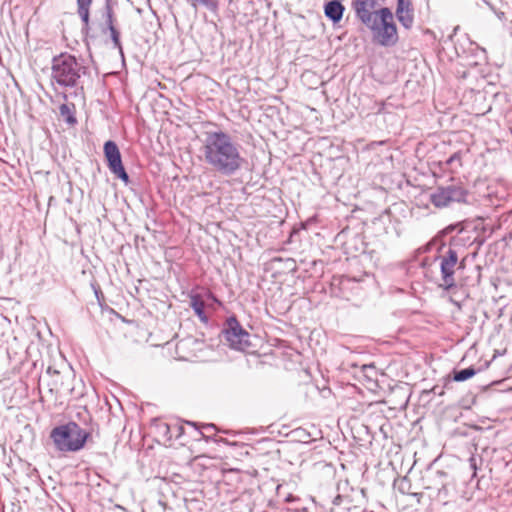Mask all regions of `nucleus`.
Here are the masks:
<instances>
[{"mask_svg": "<svg viewBox=\"0 0 512 512\" xmlns=\"http://www.w3.org/2000/svg\"><path fill=\"white\" fill-rule=\"evenodd\" d=\"M222 334L230 348L246 351L250 346V334L246 331L235 316L226 319Z\"/></svg>", "mask_w": 512, "mask_h": 512, "instance_id": "nucleus-6", "label": "nucleus"}, {"mask_svg": "<svg viewBox=\"0 0 512 512\" xmlns=\"http://www.w3.org/2000/svg\"><path fill=\"white\" fill-rule=\"evenodd\" d=\"M87 69L81 59L69 53H61L52 59L51 84L62 89L82 87L81 79Z\"/></svg>", "mask_w": 512, "mask_h": 512, "instance_id": "nucleus-2", "label": "nucleus"}, {"mask_svg": "<svg viewBox=\"0 0 512 512\" xmlns=\"http://www.w3.org/2000/svg\"><path fill=\"white\" fill-rule=\"evenodd\" d=\"M395 16L405 29H410L414 24V9L395 11Z\"/></svg>", "mask_w": 512, "mask_h": 512, "instance_id": "nucleus-14", "label": "nucleus"}, {"mask_svg": "<svg viewBox=\"0 0 512 512\" xmlns=\"http://www.w3.org/2000/svg\"><path fill=\"white\" fill-rule=\"evenodd\" d=\"M464 42L468 44V48H465L463 43H459L455 45L456 54L459 57L465 56L468 58V53L471 54L472 57L479 59L484 58L485 50L481 47H479L476 43L470 41V39L465 36ZM469 65H476L478 64V60L468 62Z\"/></svg>", "mask_w": 512, "mask_h": 512, "instance_id": "nucleus-11", "label": "nucleus"}, {"mask_svg": "<svg viewBox=\"0 0 512 512\" xmlns=\"http://www.w3.org/2000/svg\"><path fill=\"white\" fill-rule=\"evenodd\" d=\"M183 433L184 427L177 422L169 423L162 419H154L150 425V434L154 440L165 446L180 438Z\"/></svg>", "mask_w": 512, "mask_h": 512, "instance_id": "nucleus-7", "label": "nucleus"}, {"mask_svg": "<svg viewBox=\"0 0 512 512\" xmlns=\"http://www.w3.org/2000/svg\"><path fill=\"white\" fill-rule=\"evenodd\" d=\"M468 196V190L460 182H452L445 186H439L430 194L431 203L437 208H443L451 203H464Z\"/></svg>", "mask_w": 512, "mask_h": 512, "instance_id": "nucleus-5", "label": "nucleus"}, {"mask_svg": "<svg viewBox=\"0 0 512 512\" xmlns=\"http://www.w3.org/2000/svg\"><path fill=\"white\" fill-rule=\"evenodd\" d=\"M59 112L61 117L65 120L69 125H74L77 123L76 117L74 116V111L67 104H62L59 107Z\"/></svg>", "mask_w": 512, "mask_h": 512, "instance_id": "nucleus-19", "label": "nucleus"}, {"mask_svg": "<svg viewBox=\"0 0 512 512\" xmlns=\"http://www.w3.org/2000/svg\"><path fill=\"white\" fill-rule=\"evenodd\" d=\"M193 7H197L198 5H202L206 7L211 12H216L218 9V1L217 0H188Z\"/></svg>", "mask_w": 512, "mask_h": 512, "instance_id": "nucleus-21", "label": "nucleus"}, {"mask_svg": "<svg viewBox=\"0 0 512 512\" xmlns=\"http://www.w3.org/2000/svg\"><path fill=\"white\" fill-rule=\"evenodd\" d=\"M356 18L366 27L377 20L381 13L378 0H354L352 3Z\"/></svg>", "mask_w": 512, "mask_h": 512, "instance_id": "nucleus-9", "label": "nucleus"}, {"mask_svg": "<svg viewBox=\"0 0 512 512\" xmlns=\"http://www.w3.org/2000/svg\"><path fill=\"white\" fill-rule=\"evenodd\" d=\"M446 230H447V231H452V230H453V227H452V226H448V227L446 228Z\"/></svg>", "mask_w": 512, "mask_h": 512, "instance_id": "nucleus-31", "label": "nucleus"}, {"mask_svg": "<svg viewBox=\"0 0 512 512\" xmlns=\"http://www.w3.org/2000/svg\"><path fill=\"white\" fill-rule=\"evenodd\" d=\"M186 424L192 426L195 430L198 431V433L202 437H205V438H211L216 431V427L214 424H202L201 429H199L197 424L194 422L187 421Z\"/></svg>", "mask_w": 512, "mask_h": 512, "instance_id": "nucleus-17", "label": "nucleus"}, {"mask_svg": "<svg viewBox=\"0 0 512 512\" xmlns=\"http://www.w3.org/2000/svg\"><path fill=\"white\" fill-rule=\"evenodd\" d=\"M104 155L110 171L128 183V173L125 171L119 148L114 141L109 140L104 144Z\"/></svg>", "mask_w": 512, "mask_h": 512, "instance_id": "nucleus-10", "label": "nucleus"}, {"mask_svg": "<svg viewBox=\"0 0 512 512\" xmlns=\"http://www.w3.org/2000/svg\"><path fill=\"white\" fill-rule=\"evenodd\" d=\"M342 501H343V496H341L340 494H337L333 498L332 503H333V505L338 506V505H340L342 503Z\"/></svg>", "mask_w": 512, "mask_h": 512, "instance_id": "nucleus-26", "label": "nucleus"}, {"mask_svg": "<svg viewBox=\"0 0 512 512\" xmlns=\"http://www.w3.org/2000/svg\"><path fill=\"white\" fill-rule=\"evenodd\" d=\"M291 499H292V496L290 495V496H288V497L286 498V501H287V502H289V501H291Z\"/></svg>", "mask_w": 512, "mask_h": 512, "instance_id": "nucleus-32", "label": "nucleus"}, {"mask_svg": "<svg viewBox=\"0 0 512 512\" xmlns=\"http://www.w3.org/2000/svg\"><path fill=\"white\" fill-rule=\"evenodd\" d=\"M109 28H110L112 39H113L115 45L118 46L119 45V34H118L117 30L111 24H110Z\"/></svg>", "mask_w": 512, "mask_h": 512, "instance_id": "nucleus-24", "label": "nucleus"}, {"mask_svg": "<svg viewBox=\"0 0 512 512\" xmlns=\"http://www.w3.org/2000/svg\"><path fill=\"white\" fill-rule=\"evenodd\" d=\"M92 0H77L78 14L84 23V26H88L89 23V7Z\"/></svg>", "mask_w": 512, "mask_h": 512, "instance_id": "nucleus-16", "label": "nucleus"}, {"mask_svg": "<svg viewBox=\"0 0 512 512\" xmlns=\"http://www.w3.org/2000/svg\"><path fill=\"white\" fill-rule=\"evenodd\" d=\"M200 151L204 162L222 176H233L246 160L243 147L229 132L217 129L203 132Z\"/></svg>", "mask_w": 512, "mask_h": 512, "instance_id": "nucleus-1", "label": "nucleus"}, {"mask_svg": "<svg viewBox=\"0 0 512 512\" xmlns=\"http://www.w3.org/2000/svg\"><path fill=\"white\" fill-rule=\"evenodd\" d=\"M410 487V482L408 481L407 478H402L400 480V483H399V486H398V489L401 493L405 494V493H408V488Z\"/></svg>", "mask_w": 512, "mask_h": 512, "instance_id": "nucleus-23", "label": "nucleus"}, {"mask_svg": "<svg viewBox=\"0 0 512 512\" xmlns=\"http://www.w3.org/2000/svg\"><path fill=\"white\" fill-rule=\"evenodd\" d=\"M465 268V259L458 261V264L456 266V269H464Z\"/></svg>", "mask_w": 512, "mask_h": 512, "instance_id": "nucleus-28", "label": "nucleus"}, {"mask_svg": "<svg viewBox=\"0 0 512 512\" xmlns=\"http://www.w3.org/2000/svg\"><path fill=\"white\" fill-rule=\"evenodd\" d=\"M344 11L345 7L339 0H331L324 5V14L333 24L342 20Z\"/></svg>", "mask_w": 512, "mask_h": 512, "instance_id": "nucleus-12", "label": "nucleus"}, {"mask_svg": "<svg viewBox=\"0 0 512 512\" xmlns=\"http://www.w3.org/2000/svg\"><path fill=\"white\" fill-rule=\"evenodd\" d=\"M410 9H413V5L410 0H397L396 11L410 10Z\"/></svg>", "mask_w": 512, "mask_h": 512, "instance_id": "nucleus-22", "label": "nucleus"}, {"mask_svg": "<svg viewBox=\"0 0 512 512\" xmlns=\"http://www.w3.org/2000/svg\"><path fill=\"white\" fill-rule=\"evenodd\" d=\"M47 372H48V373H53L52 368H51V367H48Z\"/></svg>", "mask_w": 512, "mask_h": 512, "instance_id": "nucleus-30", "label": "nucleus"}, {"mask_svg": "<svg viewBox=\"0 0 512 512\" xmlns=\"http://www.w3.org/2000/svg\"><path fill=\"white\" fill-rule=\"evenodd\" d=\"M89 436V432L73 421L56 426L50 432L56 450L63 453L80 451Z\"/></svg>", "mask_w": 512, "mask_h": 512, "instance_id": "nucleus-3", "label": "nucleus"}, {"mask_svg": "<svg viewBox=\"0 0 512 512\" xmlns=\"http://www.w3.org/2000/svg\"><path fill=\"white\" fill-rule=\"evenodd\" d=\"M480 370L475 369L474 367H468L462 370H453V380L455 382H463L470 378H472L474 375L477 374Z\"/></svg>", "mask_w": 512, "mask_h": 512, "instance_id": "nucleus-15", "label": "nucleus"}, {"mask_svg": "<svg viewBox=\"0 0 512 512\" xmlns=\"http://www.w3.org/2000/svg\"><path fill=\"white\" fill-rule=\"evenodd\" d=\"M438 259L440 260L442 279V283L439 284V287L449 291L456 286L454 274L458 264V254L454 249L449 248L442 257H435V261Z\"/></svg>", "mask_w": 512, "mask_h": 512, "instance_id": "nucleus-8", "label": "nucleus"}, {"mask_svg": "<svg viewBox=\"0 0 512 512\" xmlns=\"http://www.w3.org/2000/svg\"><path fill=\"white\" fill-rule=\"evenodd\" d=\"M463 152L457 151L453 153L445 162L446 166L452 171L462 166Z\"/></svg>", "mask_w": 512, "mask_h": 512, "instance_id": "nucleus-20", "label": "nucleus"}, {"mask_svg": "<svg viewBox=\"0 0 512 512\" xmlns=\"http://www.w3.org/2000/svg\"><path fill=\"white\" fill-rule=\"evenodd\" d=\"M427 264H428V258L423 259L422 262H421V266L423 268H425Z\"/></svg>", "mask_w": 512, "mask_h": 512, "instance_id": "nucleus-29", "label": "nucleus"}, {"mask_svg": "<svg viewBox=\"0 0 512 512\" xmlns=\"http://www.w3.org/2000/svg\"><path fill=\"white\" fill-rule=\"evenodd\" d=\"M381 15L366 28L371 32L372 42L381 47H393L399 41L398 29L390 8L382 7Z\"/></svg>", "mask_w": 512, "mask_h": 512, "instance_id": "nucleus-4", "label": "nucleus"}, {"mask_svg": "<svg viewBox=\"0 0 512 512\" xmlns=\"http://www.w3.org/2000/svg\"><path fill=\"white\" fill-rule=\"evenodd\" d=\"M434 394H438L442 396L444 394V388H440L439 386H434L431 390Z\"/></svg>", "mask_w": 512, "mask_h": 512, "instance_id": "nucleus-27", "label": "nucleus"}, {"mask_svg": "<svg viewBox=\"0 0 512 512\" xmlns=\"http://www.w3.org/2000/svg\"><path fill=\"white\" fill-rule=\"evenodd\" d=\"M469 465L473 470V476H475L477 471V458L474 455L469 458Z\"/></svg>", "mask_w": 512, "mask_h": 512, "instance_id": "nucleus-25", "label": "nucleus"}, {"mask_svg": "<svg viewBox=\"0 0 512 512\" xmlns=\"http://www.w3.org/2000/svg\"><path fill=\"white\" fill-rule=\"evenodd\" d=\"M201 345H202V342L199 341L198 339H196L194 337H187V338L181 339L177 343L176 350L178 353H180V352H185L187 349H189L192 346L198 347Z\"/></svg>", "mask_w": 512, "mask_h": 512, "instance_id": "nucleus-18", "label": "nucleus"}, {"mask_svg": "<svg viewBox=\"0 0 512 512\" xmlns=\"http://www.w3.org/2000/svg\"><path fill=\"white\" fill-rule=\"evenodd\" d=\"M190 306L202 322H208V317L205 313V302L199 295L191 296Z\"/></svg>", "mask_w": 512, "mask_h": 512, "instance_id": "nucleus-13", "label": "nucleus"}]
</instances>
